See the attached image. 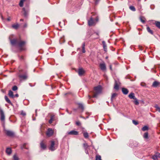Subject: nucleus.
<instances>
[{"mask_svg": "<svg viewBox=\"0 0 160 160\" xmlns=\"http://www.w3.org/2000/svg\"><path fill=\"white\" fill-rule=\"evenodd\" d=\"M14 37V35H11L9 36V39L11 44L12 45L18 46L21 50L23 49V47L26 44V42L21 39H12Z\"/></svg>", "mask_w": 160, "mask_h": 160, "instance_id": "obj_1", "label": "nucleus"}, {"mask_svg": "<svg viewBox=\"0 0 160 160\" xmlns=\"http://www.w3.org/2000/svg\"><path fill=\"white\" fill-rule=\"evenodd\" d=\"M102 91V88L100 86H98L94 87L93 91V98H97L98 95L101 93Z\"/></svg>", "mask_w": 160, "mask_h": 160, "instance_id": "obj_2", "label": "nucleus"}, {"mask_svg": "<svg viewBox=\"0 0 160 160\" xmlns=\"http://www.w3.org/2000/svg\"><path fill=\"white\" fill-rule=\"evenodd\" d=\"M98 20V18H97L95 20L93 19L92 17L88 21V25L90 26L95 25Z\"/></svg>", "mask_w": 160, "mask_h": 160, "instance_id": "obj_3", "label": "nucleus"}, {"mask_svg": "<svg viewBox=\"0 0 160 160\" xmlns=\"http://www.w3.org/2000/svg\"><path fill=\"white\" fill-rule=\"evenodd\" d=\"M50 142L51 144L49 147V149L52 151H53L57 148L58 145L55 143L54 141H51Z\"/></svg>", "mask_w": 160, "mask_h": 160, "instance_id": "obj_4", "label": "nucleus"}, {"mask_svg": "<svg viewBox=\"0 0 160 160\" xmlns=\"http://www.w3.org/2000/svg\"><path fill=\"white\" fill-rule=\"evenodd\" d=\"M5 133L8 136L13 137L14 136V133L10 130H4Z\"/></svg>", "mask_w": 160, "mask_h": 160, "instance_id": "obj_5", "label": "nucleus"}, {"mask_svg": "<svg viewBox=\"0 0 160 160\" xmlns=\"http://www.w3.org/2000/svg\"><path fill=\"white\" fill-rule=\"evenodd\" d=\"M53 133L54 131L51 128H48V129L46 134L47 136L50 137L53 135Z\"/></svg>", "mask_w": 160, "mask_h": 160, "instance_id": "obj_6", "label": "nucleus"}, {"mask_svg": "<svg viewBox=\"0 0 160 160\" xmlns=\"http://www.w3.org/2000/svg\"><path fill=\"white\" fill-rule=\"evenodd\" d=\"M99 67L101 69L102 71H104L106 70V65L104 62H103L99 64Z\"/></svg>", "mask_w": 160, "mask_h": 160, "instance_id": "obj_7", "label": "nucleus"}, {"mask_svg": "<svg viewBox=\"0 0 160 160\" xmlns=\"http://www.w3.org/2000/svg\"><path fill=\"white\" fill-rule=\"evenodd\" d=\"M68 133L69 135H77L78 134V132L75 130H72L69 132H68Z\"/></svg>", "mask_w": 160, "mask_h": 160, "instance_id": "obj_8", "label": "nucleus"}, {"mask_svg": "<svg viewBox=\"0 0 160 160\" xmlns=\"http://www.w3.org/2000/svg\"><path fill=\"white\" fill-rule=\"evenodd\" d=\"M152 86L155 88L160 87V82L157 81H155L153 82Z\"/></svg>", "mask_w": 160, "mask_h": 160, "instance_id": "obj_9", "label": "nucleus"}, {"mask_svg": "<svg viewBox=\"0 0 160 160\" xmlns=\"http://www.w3.org/2000/svg\"><path fill=\"white\" fill-rule=\"evenodd\" d=\"M18 77L20 80H25L28 78L27 75L26 74L23 75H19Z\"/></svg>", "mask_w": 160, "mask_h": 160, "instance_id": "obj_10", "label": "nucleus"}, {"mask_svg": "<svg viewBox=\"0 0 160 160\" xmlns=\"http://www.w3.org/2000/svg\"><path fill=\"white\" fill-rule=\"evenodd\" d=\"M85 72V71L82 68H79L78 70V74L80 76L83 75Z\"/></svg>", "mask_w": 160, "mask_h": 160, "instance_id": "obj_11", "label": "nucleus"}, {"mask_svg": "<svg viewBox=\"0 0 160 160\" xmlns=\"http://www.w3.org/2000/svg\"><path fill=\"white\" fill-rule=\"evenodd\" d=\"M0 113L1 115V120L2 121H3L5 120V116L4 112L2 110H0Z\"/></svg>", "mask_w": 160, "mask_h": 160, "instance_id": "obj_12", "label": "nucleus"}, {"mask_svg": "<svg viewBox=\"0 0 160 160\" xmlns=\"http://www.w3.org/2000/svg\"><path fill=\"white\" fill-rule=\"evenodd\" d=\"M41 148L43 149H45L46 148V145L44 142V140L42 141L40 143Z\"/></svg>", "mask_w": 160, "mask_h": 160, "instance_id": "obj_13", "label": "nucleus"}, {"mask_svg": "<svg viewBox=\"0 0 160 160\" xmlns=\"http://www.w3.org/2000/svg\"><path fill=\"white\" fill-rule=\"evenodd\" d=\"M129 98L131 99H136V98L135 96L134 93L133 92L131 93L128 95Z\"/></svg>", "mask_w": 160, "mask_h": 160, "instance_id": "obj_14", "label": "nucleus"}, {"mask_svg": "<svg viewBox=\"0 0 160 160\" xmlns=\"http://www.w3.org/2000/svg\"><path fill=\"white\" fill-rule=\"evenodd\" d=\"M122 92L123 94L125 95H127L128 92V90L125 88H122Z\"/></svg>", "mask_w": 160, "mask_h": 160, "instance_id": "obj_15", "label": "nucleus"}, {"mask_svg": "<svg viewBox=\"0 0 160 160\" xmlns=\"http://www.w3.org/2000/svg\"><path fill=\"white\" fill-rule=\"evenodd\" d=\"M6 152L8 155H10L12 152L11 149L9 148H7L6 151Z\"/></svg>", "mask_w": 160, "mask_h": 160, "instance_id": "obj_16", "label": "nucleus"}, {"mask_svg": "<svg viewBox=\"0 0 160 160\" xmlns=\"http://www.w3.org/2000/svg\"><path fill=\"white\" fill-rule=\"evenodd\" d=\"M5 99L6 102H8V103L11 105H12V104L10 101V100L8 98V97L6 96H5Z\"/></svg>", "mask_w": 160, "mask_h": 160, "instance_id": "obj_17", "label": "nucleus"}, {"mask_svg": "<svg viewBox=\"0 0 160 160\" xmlns=\"http://www.w3.org/2000/svg\"><path fill=\"white\" fill-rule=\"evenodd\" d=\"M102 43L103 44V47L104 50L106 52L107 51V45L106 44L105 42L104 41L102 42Z\"/></svg>", "mask_w": 160, "mask_h": 160, "instance_id": "obj_18", "label": "nucleus"}, {"mask_svg": "<svg viewBox=\"0 0 160 160\" xmlns=\"http://www.w3.org/2000/svg\"><path fill=\"white\" fill-rule=\"evenodd\" d=\"M114 88L116 90H118L119 89V85H118V83L116 81H115Z\"/></svg>", "mask_w": 160, "mask_h": 160, "instance_id": "obj_19", "label": "nucleus"}, {"mask_svg": "<svg viewBox=\"0 0 160 160\" xmlns=\"http://www.w3.org/2000/svg\"><path fill=\"white\" fill-rule=\"evenodd\" d=\"M154 24L158 28L160 29V22L155 21Z\"/></svg>", "mask_w": 160, "mask_h": 160, "instance_id": "obj_20", "label": "nucleus"}, {"mask_svg": "<svg viewBox=\"0 0 160 160\" xmlns=\"http://www.w3.org/2000/svg\"><path fill=\"white\" fill-rule=\"evenodd\" d=\"M8 95L12 98H14V95L13 92L11 90H9L8 92Z\"/></svg>", "mask_w": 160, "mask_h": 160, "instance_id": "obj_21", "label": "nucleus"}, {"mask_svg": "<svg viewBox=\"0 0 160 160\" xmlns=\"http://www.w3.org/2000/svg\"><path fill=\"white\" fill-rule=\"evenodd\" d=\"M54 115L52 116L51 117L49 121V123L51 124L52 123V121L54 120Z\"/></svg>", "mask_w": 160, "mask_h": 160, "instance_id": "obj_22", "label": "nucleus"}, {"mask_svg": "<svg viewBox=\"0 0 160 160\" xmlns=\"http://www.w3.org/2000/svg\"><path fill=\"white\" fill-rule=\"evenodd\" d=\"M147 30L148 32L152 34H153V32L152 30H151L150 28L149 27H148L147 28Z\"/></svg>", "mask_w": 160, "mask_h": 160, "instance_id": "obj_23", "label": "nucleus"}, {"mask_svg": "<svg viewBox=\"0 0 160 160\" xmlns=\"http://www.w3.org/2000/svg\"><path fill=\"white\" fill-rule=\"evenodd\" d=\"M83 135L84 137L86 138H87L89 137V135L88 133L87 132H83Z\"/></svg>", "mask_w": 160, "mask_h": 160, "instance_id": "obj_24", "label": "nucleus"}, {"mask_svg": "<svg viewBox=\"0 0 160 160\" xmlns=\"http://www.w3.org/2000/svg\"><path fill=\"white\" fill-rule=\"evenodd\" d=\"M19 25L18 24H13L12 25V27L15 29H17L19 27Z\"/></svg>", "mask_w": 160, "mask_h": 160, "instance_id": "obj_25", "label": "nucleus"}, {"mask_svg": "<svg viewBox=\"0 0 160 160\" xmlns=\"http://www.w3.org/2000/svg\"><path fill=\"white\" fill-rule=\"evenodd\" d=\"M78 107L79 108H81L82 111L84 110V107L82 104L81 103H79L78 104Z\"/></svg>", "mask_w": 160, "mask_h": 160, "instance_id": "obj_26", "label": "nucleus"}, {"mask_svg": "<svg viewBox=\"0 0 160 160\" xmlns=\"http://www.w3.org/2000/svg\"><path fill=\"white\" fill-rule=\"evenodd\" d=\"M85 43H83L82 45V52L83 53H84L85 52Z\"/></svg>", "mask_w": 160, "mask_h": 160, "instance_id": "obj_27", "label": "nucleus"}, {"mask_svg": "<svg viewBox=\"0 0 160 160\" xmlns=\"http://www.w3.org/2000/svg\"><path fill=\"white\" fill-rule=\"evenodd\" d=\"M95 160H102L101 156L99 155H97L96 156Z\"/></svg>", "mask_w": 160, "mask_h": 160, "instance_id": "obj_28", "label": "nucleus"}, {"mask_svg": "<svg viewBox=\"0 0 160 160\" xmlns=\"http://www.w3.org/2000/svg\"><path fill=\"white\" fill-rule=\"evenodd\" d=\"M135 100L133 101V103L136 105H138L139 104V102H138V100L136 98V99H134Z\"/></svg>", "mask_w": 160, "mask_h": 160, "instance_id": "obj_29", "label": "nucleus"}, {"mask_svg": "<svg viewBox=\"0 0 160 160\" xmlns=\"http://www.w3.org/2000/svg\"><path fill=\"white\" fill-rule=\"evenodd\" d=\"M143 137L146 139H147L148 138V132H145L144 135Z\"/></svg>", "mask_w": 160, "mask_h": 160, "instance_id": "obj_30", "label": "nucleus"}, {"mask_svg": "<svg viewBox=\"0 0 160 160\" xmlns=\"http://www.w3.org/2000/svg\"><path fill=\"white\" fill-rule=\"evenodd\" d=\"M22 10L24 12L23 14L25 17H26L27 15V12L26 11L25 8H23Z\"/></svg>", "mask_w": 160, "mask_h": 160, "instance_id": "obj_31", "label": "nucleus"}, {"mask_svg": "<svg viewBox=\"0 0 160 160\" xmlns=\"http://www.w3.org/2000/svg\"><path fill=\"white\" fill-rule=\"evenodd\" d=\"M148 127L147 126H144L142 128V130L143 131H145L146 130H148Z\"/></svg>", "mask_w": 160, "mask_h": 160, "instance_id": "obj_32", "label": "nucleus"}, {"mask_svg": "<svg viewBox=\"0 0 160 160\" xmlns=\"http://www.w3.org/2000/svg\"><path fill=\"white\" fill-rule=\"evenodd\" d=\"M129 8L132 11H135L136 10L135 8L133 6H130L129 7Z\"/></svg>", "mask_w": 160, "mask_h": 160, "instance_id": "obj_33", "label": "nucleus"}, {"mask_svg": "<svg viewBox=\"0 0 160 160\" xmlns=\"http://www.w3.org/2000/svg\"><path fill=\"white\" fill-rule=\"evenodd\" d=\"M117 95V94L116 93H113L112 94L111 99L112 101V99L115 97Z\"/></svg>", "mask_w": 160, "mask_h": 160, "instance_id": "obj_34", "label": "nucleus"}, {"mask_svg": "<svg viewBox=\"0 0 160 160\" xmlns=\"http://www.w3.org/2000/svg\"><path fill=\"white\" fill-rule=\"evenodd\" d=\"M18 88L17 86H14L13 87H12V90L13 91H15L17 90Z\"/></svg>", "mask_w": 160, "mask_h": 160, "instance_id": "obj_35", "label": "nucleus"}, {"mask_svg": "<svg viewBox=\"0 0 160 160\" xmlns=\"http://www.w3.org/2000/svg\"><path fill=\"white\" fill-rule=\"evenodd\" d=\"M158 158L157 157H156V155H154L152 157V158L154 160H158Z\"/></svg>", "mask_w": 160, "mask_h": 160, "instance_id": "obj_36", "label": "nucleus"}, {"mask_svg": "<svg viewBox=\"0 0 160 160\" xmlns=\"http://www.w3.org/2000/svg\"><path fill=\"white\" fill-rule=\"evenodd\" d=\"M14 160H18V157L16 155H14L13 157Z\"/></svg>", "mask_w": 160, "mask_h": 160, "instance_id": "obj_37", "label": "nucleus"}, {"mask_svg": "<svg viewBox=\"0 0 160 160\" xmlns=\"http://www.w3.org/2000/svg\"><path fill=\"white\" fill-rule=\"evenodd\" d=\"M24 2L22 1H20L19 3V5L20 7H22L23 6V4Z\"/></svg>", "mask_w": 160, "mask_h": 160, "instance_id": "obj_38", "label": "nucleus"}, {"mask_svg": "<svg viewBox=\"0 0 160 160\" xmlns=\"http://www.w3.org/2000/svg\"><path fill=\"white\" fill-rule=\"evenodd\" d=\"M132 122L135 125H137L138 124V122L137 121H136L134 120H133Z\"/></svg>", "mask_w": 160, "mask_h": 160, "instance_id": "obj_39", "label": "nucleus"}, {"mask_svg": "<svg viewBox=\"0 0 160 160\" xmlns=\"http://www.w3.org/2000/svg\"><path fill=\"white\" fill-rule=\"evenodd\" d=\"M155 107L157 108V110L160 112V108L157 105L155 106Z\"/></svg>", "mask_w": 160, "mask_h": 160, "instance_id": "obj_40", "label": "nucleus"}, {"mask_svg": "<svg viewBox=\"0 0 160 160\" xmlns=\"http://www.w3.org/2000/svg\"><path fill=\"white\" fill-rule=\"evenodd\" d=\"M158 158H160V153L158 152H156L155 154Z\"/></svg>", "mask_w": 160, "mask_h": 160, "instance_id": "obj_41", "label": "nucleus"}, {"mask_svg": "<svg viewBox=\"0 0 160 160\" xmlns=\"http://www.w3.org/2000/svg\"><path fill=\"white\" fill-rule=\"evenodd\" d=\"M76 124L78 126H80L81 125V123L79 121H77L76 122Z\"/></svg>", "mask_w": 160, "mask_h": 160, "instance_id": "obj_42", "label": "nucleus"}, {"mask_svg": "<svg viewBox=\"0 0 160 160\" xmlns=\"http://www.w3.org/2000/svg\"><path fill=\"white\" fill-rule=\"evenodd\" d=\"M140 20L143 23H144L145 22V20L143 19L141 17L140 18Z\"/></svg>", "mask_w": 160, "mask_h": 160, "instance_id": "obj_43", "label": "nucleus"}, {"mask_svg": "<svg viewBox=\"0 0 160 160\" xmlns=\"http://www.w3.org/2000/svg\"><path fill=\"white\" fill-rule=\"evenodd\" d=\"M83 146H84V147L86 149L87 148H88V145L87 144H83Z\"/></svg>", "mask_w": 160, "mask_h": 160, "instance_id": "obj_44", "label": "nucleus"}, {"mask_svg": "<svg viewBox=\"0 0 160 160\" xmlns=\"http://www.w3.org/2000/svg\"><path fill=\"white\" fill-rule=\"evenodd\" d=\"M141 85L142 86H145L146 85V84L144 82H141Z\"/></svg>", "mask_w": 160, "mask_h": 160, "instance_id": "obj_45", "label": "nucleus"}, {"mask_svg": "<svg viewBox=\"0 0 160 160\" xmlns=\"http://www.w3.org/2000/svg\"><path fill=\"white\" fill-rule=\"evenodd\" d=\"M21 114L23 116L26 115V113L24 112H21Z\"/></svg>", "mask_w": 160, "mask_h": 160, "instance_id": "obj_46", "label": "nucleus"}, {"mask_svg": "<svg viewBox=\"0 0 160 160\" xmlns=\"http://www.w3.org/2000/svg\"><path fill=\"white\" fill-rule=\"evenodd\" d=\"M99 0H94L96 4H97L98 3Z\"/></svg>", "mask_w": 160, "mask_h": 160, "instance_id": "obj_47", "label": "nucleus"}, {"mask_svg": "<svg viewBox=\"0 0 160 160\" xmlns=\"http://www.w3.org/2000/svg\"><path fill=\"white\" fill-rule=\"evenodd\" d=\"M88 99H90L91 98V97L90 95H88Z\"/></svg>", "mask_w": 160, "mask_h": 160, "instance_id": "obj_48", "label": "nucleus"}, {"mask_svg": "<svg viewBox=\"0 0 160 160\" xmlns=\"http://www.w3.org/2000/svg\"><path fill=\"white\" fill-rule=\"evenodd\" d=\"M27 27V24L26 23L24 25V28H26Z\"/></svg>", "mask_w": 160, "mask_h": 160, "instance_id": "obj_49", "label": "nucleus"}, {"mask_svg": "<svg viewBox=\"0 0 160 160\" xmlns=\"http://www.w3.org/2000/svg\"><path fill=\"white\" fill-rule=\"evenodd\" d=\"M110 69H111V70H112V66L111 65H110Z\"/></svg>", "mask_w": 160, "mask_h": 160, "instance_id": "obj_50", "label": "nucleus"}, {"mask_svg": "<svg viewBox=\"0 0 160 160\" xmlns=\"http://www.w3.org/2000/svg\"><path fill=\"white\" fill-rule=\"evenodd\" d=\"M7 20H8V21H10V18H7Z\"/></svg>", "mask_w": 160, "mask_h": 160, "instance_id": "obj_51", "label": "nucleus"}, {"mask_svg": "<svg viewBox=\"0 0 160 160\" xmlns=\"http://www.w3.org/2000/svg\"><path fill=\"white\" fill-rule=\"evenodd\" d=\"M15 96L17 97L18 96V94H17L15 95Z\"/></svg>", "mask_w": 160, "mask_h": 160, "instance_id": "obj_52", "label": "nucleus"}, {"mask_svg": "<svg viewBox=\"0 0 160 160\" xmlns=\"http://www.w3.org/2000/svg\"><path fill=\"white\" fill-rule=\"evenodd\" d=\"M20 21H23V19H21L20 20Z\"/></svg>", "mask_w": 160, "mask_h": 160, "instance_id": "obj_53", "label": "nucleus"}, {"mask_svg": "<svg viewBox=\"0 0 160 160\" xmlns=\"http://www.w3.org/2000/svg\"><path fill=\"white\" fill-rule=\"evenodd\" d=\"M25 0H20V1H23L24 2L25 1Z\"/></svg>", "mask_w": 160, "mask_h": 160, "instance_id": "obj_54", "label": "nucleus"}, {"mask_svg": "<svg viewBox=\"0 0 160 160\" xmlns=\"http://www.w3.org/2000/svg\"><path fill=\"white\" fill-rule=\"evenodd\" d=\"M96 33V34H97V35H98V36L99 34H98V33H97H97Z\"/></svg>", "mask_w": 160, "mask_h": 160, "instance_id": "obj_55", "label": "nucleus"}, {"mask_svg": "<svg viewBox=\"0 0 160 160\" xmlns=\"http://www.w3.org/2000/svg\"><path fill=\"white\" fill-rule=\"evenodd\" d=\"M138 0L139 1H140L141 0Z\"/></svg>", "mask_w": 160, "mask_h": 160, "instance_id": "obj_56", "label": "nucleus"}]
</instances>
